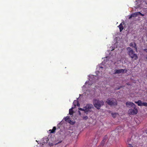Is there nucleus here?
<instances>
[{
    "instance_id": "f257e3e1",
    "label": "nucleus",
    "mask_w": 147,
    "mask_h": 147,
    "mask_svg": "<svg viewBox=\"0 0 147 147\" xmlns=\"http://www.w3.org/2000/svg\"><path fill=\"white\" fill-rule=\"evenodd\" d=\"M93 107V105L92 104H88L86 105L85 107H84L83 108H78L79 110L84 111L85 113L88 114L92 111V109Z\"/></svg>"
},
{
    "instance_id": "f03ea898",
    "label": "nucleus",
    "mask_w": 147,
    "mask_h": 147,
    "mask_svg": "<svg viewBox=\"0 0 147 147\" xmlns=\"http://www.w3.org/2000/svg\"><path fill=\"white\" fill-rule=\"evenodd\" d=\"M128 51L127 53L130 57L134 60H136L138 59V56L137 54L134 53V52L131 48L128 47L127 49Z\"/></svg>"
},
{
    "instance_id": "7ed1b4c3",
    "label": "nucleus",
    "mask_w": 147,
    "mask_h": 147,
    "mask_svg": "<svg viewBox=\"0 0 147 147\" xmlns=\"http://www.w3.org/2000/svg\"><path fill=\"white\" fill-rule=\"evenodd\" d=\"M93 104L94 107L98 109H99L101 106L104 104V102L102 100H99L97 99H94Z\"/></svg>"
},
{
    "instance_id": "20e7f679",
    "label": "nucleus",
    "mask_w": 147,
    "mask_h": 147,
    "mask_svg": "<svg viewBox=\"0 0 147 147\" xmlns=\"http://www.w3.org/2000/svg\"><path fill=\"white\" fill-rule=\"evenodd\" d=\"M106 102L108 104L111 106L116 105L117 103L116 100L114 98H108Z\"/></svg>"
},
{
    "instance_id": "39448f33",
    "label": "nucleus",
    "mask_w": 147,
    "mask_h": 147,
    "mask_svg": "<svg viewBox=\"0 0 147 147\" xmlns=\"http://www.w3.org/2000/svg\"><path fill=\"white\" fill-rule=\"evenodd\" d=\"M134 109H130L128 111V113L130 115H136L138 113V109L136 108V106L133 107Z\"/></svg>"
},
{
    "instance_id": "423d86ee",
    "label": "nucleus",
    "mask_w": 147,
    "mask_h": 147,
    "mask_svg": "<svg viewBox=\"0 0 147 147\" xmlns=\"http://www.w3.org/2000/svg\"><path fill=\"white\" fill-rule=\"evenodd\" d=\"M135 102L139 106H144L147 107V103L146 102H142V101L139 100L138 101H135Z\"/></svg>"
},
{
    "instance_id": "0eeeda50",
    "label": "nucleus",
    "mask_w": 147,
    "mask_h": 147,
    "mask_svg": "<svg viewBox=\"0 0 147 147\" xmlns=\"http://www.w3.org/2000/svg\"><path fill=\"white\" fill-rule=\"evenodd\" d=\"M115 72L114 73L115 74H120L121 73H124V71H125V73H126L127 71V70L126 69H115Z\"/></svg>"
},
{
    "instance_id": "6e6552de",
    "label": "nucleus",
    "mask_w": 147,
    "mask_h": 147,
    "mask_svg": "<svg viewBox=\"0 0 147 147\" xmlns=\"http://www.w3.org/2000/svg\"><path fill=\"white\" fill-rule=\"evenodd\" d=\"M126 105L127 107L129 108L133 107L136 106L135 104L132 102H127L126 103Z\"/></svg>"
},
{
    "instance_id": "1a4fd4ad",
    "label": "nucleus",
    "mask_w": 147,
    "mask_h": 147,
    "mask_svg": "<svg viewBox=\"0 0 147 147\" xmlns=\"http://www.w3.org/2000/svg\"><path fill=\"white\" fill-rule=\"evenodd\" d=\"M108 138V137L107 135H105L103 138L101 142L100 145L101 146H103L104 145L105 142Z\"/></svg>"
},
{
    "instance_id": "9d476101",
    "label": "nucleus",
    "mask_w": 147,
    "mask_h": 147,
    "mask_svg": "<svg viewBox=\"0 0 147 147\" xmlns=\"http://www.w3.org/2000/svg\"><path fill=\"white\" fill-rule=\"evenodd\" d=\"M64 119L66 121L68 122L71 124H74V123L70 119L69 117L67 116L65 117L64 118Z\"/></svg>"
},
{
    "instance_id": "9b49d317",
    "label": "nucleus",
    "mask_w": 147,
    "mask_h": 147,
    "mask_svg": "<svg viewBox=\"0 0 147 147\" xmlns=\"http://www.w3.org/2000/svg\"><path fill=\"white\" fill-rule=\"evenodd\" d=\"M129 46L132 48H134L136 50L137 49L136 44L135 42H131L129 44Z\"/></svg>"
},
{
    "instance_id": "f8f14e48",
    "label": "nucleus",
    "mask_w": 147,
    "mask_h": 147,
    "mask_svg": "<svg viewBox=\"0 0 147 147\" xmlns=\"http://www.w3.org/2000/svg\"><path fill=\"white\" fill-rule=\"evenodd\" d=\"M124 24V22H122V23H121L120 25L118 26V27L119 28V29L120 32H121L122 30H123V27L122 26V24Z\"/></svg>"
},
{
    "instance_id": "ddd939ff",
    "label": "nucleus",
    "mask_w": 147,
    "mask_h": 147,
    "mask_svg": "<svg viewBox=\"0 0 147 147\" xmlns=\"http://www.w3.org/2000/svg\"><path fill=\"white\" fill-rule=\"evenodd\" d=\"M137 16H138V12L134 13L131 15L129 18V19H130L132 18L136 17Z\"/></svg>"
},
{
    "instance_id": "4468645a",
    "label": "nucleus",
    "mask_w": 147,
    "mask_h": 147,
    "mask_svg": "<svg viewBox=\"0 0 147 147\" xmlns=\"http://www.w3.org/2000/svg\"><path fill=\"white\" fill-rule=\"evenodd\" d=\"M73 104L74 106L75 107L76 106H80V104H79L78 101L77 100H75L74 101Z\"/></svg>"
},
{
    "instance_id": "2eb2a0df",
    "label": "nucleus",
    "mask_w": 147,
    "mask_h": 147,
    "mask_svg": "<svg viewBox=\"0 0 147 147\" xmlns=\"http://www.w3.org/2000/svg\"><path fill=\"white\" fill-rule=\"evenodd\" d=\"M56 127H54L52 129H50L49 130L50 133H54L55 132L56 130Z\"/></svg>"
},
{
    "instance_id": "dca6fc26",
    "label": "nucleus",
    "mask_w": 147,
    "mask_h": 147,
    "mask_svg": "<svg viewBox=\"0 0 147 147\" xmlns=\"http://www.w3.org/2000/svg\"><path fill=\"white\" fill-rule=\"evenodd\" d=\"M73 107H72L71 109H70L69 110V114L70 115H72L73 114L74 111L73 110Z\"/></svg>"
},
{
    "instance_id": "f3484780",
    "label": "nucleus",
    "mask_w": 147,
    "mask_h": 147,
    "mask_svg": "<svg viewBox=\"0 0 147 147\" xmlns=\"http://www.w3.org/2000/svg\"><path fill=\"white\" fill-rule=\"evenodd\" d=\"M131 140V139H130L129 138L127 140V143L128 144V145L131 144V143H130V142H129Z\"/></svg>"
},
{
    "instance_id": "a211bd4d",
    "label": "nucleus",
    "mask_w": 147,
    "mask_h": 147,
    "mask_svg": "<svg viewBox=\"0 0 147 147\" xmlns=\"http://www.w3.org/2000/svg\"><path fill=\"white\" fill-rule=\"evenodd\" d=\"M117 114L116 113H111V115H112V116L114 117V118H115V117H116V115Z\"/></svg>"
},
{
    "instance_id": "6ab92c4d",
    "label": "nucleus",
    "mask_w": 147,
    "mask_h": 147,
    "mask_svg": "<svg viewBox=\"0 0 147 147\" xmlns=\"http://www.w3.org/2000/svg\"><path fill=\"white\" fill-rule=\"evenodd\" d=\"M88 118V117L87 116H84L83 117V119L84 120H86Z\"/></svg>"
},
{
    "instance_id": "aec40b11",
    "label": "nucleus",
    "mask_w": 147,
    "mask_h": 147,
    "mask_svg": "<svg viewBox=\"0 0 147 147\" xmlns=\"http://www.w3.org/2000/svg\"><path fill=\"white\" fill-rule=\"evenodd\" d=\"M138 15L139 14L140 15L142 16H144V15L141 13L140 12H138Z\"/></svg>"
},
{
    "instance_id": "412c9836",
    "label": "nucleus",
    "mask_w": 147,
    "mask_h": 147,
    "mask_svg": "<svg viewBox=\"0 0 147 147\" xmlns=\"http://www.w3.org/2000/svg\"><path fill=\"white\" fill-rule=\"evenodd\" d=\"M78 113L79 115H81V112L80 111H78Z\"/></svg>"
},
{
    "instance_id": "4be33fe9",
    "label": "nucleus",
    "mask_w": 147,
    "mask_h": 147,
    "mask_svg": "<svg viewBox=\"0 0 147 147\" xmlns=\"http://www.w3.org/2000/svg\"><path fill=\"white\" fill-rule=\"evenodd\" d=\"M144 51L147 53V49H145L144 50Z\"/></svg>"
},
{
    "instance_id": "5701e85b",
    "label": "nucleus",
    "mask_w": 147,
    "mask_h": 147,
    "mask_svg": "<svg viewBox=\"0 0 147 147\" xmlns=\"http://www.w3.org/2000/svg\"><path fill=\"white\" fill-rule=\"evenodd\" d=\"M129 145V146L128 147H133L131 144Z\"/></svg>"
},
{
    "instance_id": "b1692460",
    "label": "nucleus",
    "mask_w": 147,
    "mask_h": 147,
    "mask_svg": "<svg viewBox=\"0 0 147 147\" xmlns=\"http://www.w3.org/2000/svg\"><path fill=\"white\" fill-rule=\"evenodd\" d=\"M120 88H120H118L117 89L119 90V89Z\"/></svg>"
},
{
    "instance_id": "393cba45",
    "label": "nucleus",
    "mask_w": 147,
    "mask_h": 147,
    "mask_svg": "<svg viewBox=\"0 0 147 147\" xmlns=\"http://www.w3.org/2000/svg\"><path fill=\"white\" fill-rule=\"evenodd\" d=\"M146 59H147V57H146Z\"/></svg>"
}]
</instances>
